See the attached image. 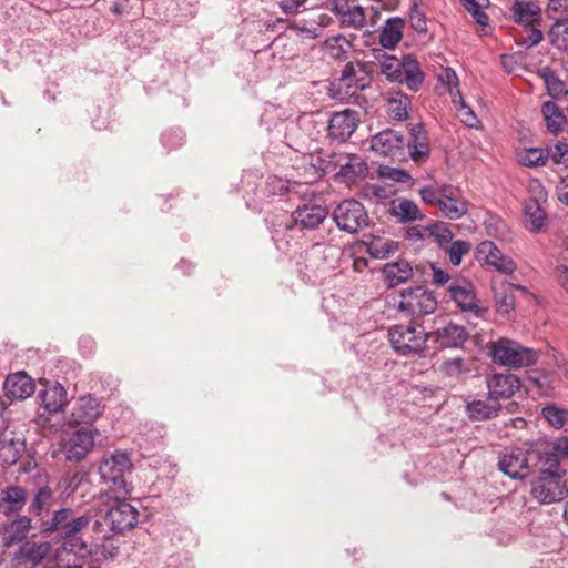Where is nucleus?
<instances>
[{
    "label": "nucleus",
    "instance_id": "4",
    "mask_svg": "<svg viewBox=\"0 0 568 568\" xmlns=\"http://www.w3.org/2000/svg\"><path fill=\"white\" fill-rule=\"evenodd\" d=\"M489 354L495 363L515 369L532 366L539 358L536 349L505 337L490 343Z\"/></svg>",
    "mask_w": 568,
    "mask_h": 568
},
{
    "label": "nucleus",
    "instance_id": "2",
    "mask_svg": "<svg viewBox=\"0 0 568 568\" xmlns=\"http://www.w3.org/2000/svg\"><path fill=\"white\" fill-rule=\"evenodd\" d=\"M540 463L537 467L539 476L531 483V496L540 504H552L562 500L568 495L564 480L565 470L556 468V460Z\"/></svg>",
    "mask_w": 568,
    "mask_h": 568
},
{
    "label": "nucleus",
    "instance_id": "24",
    "mask_svg": "<svg viewBox=\"0 0 568 568\" xmlns=\"http://www.w3.org/2000/svg\"><path fill=\"white\" fill-rule=\"evenodd\" d=\"M37 491L29 505V513L36 516H41L44 510H48L53 503V490L49 486V479L45 474L38 473L34 476Z\"/></svg>",
    "mask_w": 568,
    "mask_h": 568
},
{
    "label": "nucleus",
    "instance_id": "14",
    "mask_svg": "<svg viewBox=\"0 0 568 568\" xmlns=\"http://www.w3.org/2000/svg\"><path fill=\"white\" fill-rule=\"evenodd\" d=\"M371 148L377 154L397 160L405 158V139L394 130H384L373 136Z\"/></svg>",
    "mask_w": 568,
    "mask_h": 568
},
{
    "label": "nucleus",
    "instance_id": "52",
    "mask_svg": "<svg viewBox=\"0 0 568 568\" xmlns=\"http://www.w3.org/2000/svg\"><path fill=\"white\" fill-rule=\"evenodd\" d=\"M542 416L555 428H561L568 420V412L555 405L544 407Z\"/></svg>",
    "mask_w": 568,
    "mask_h": 568
},
{
    "label": "nucleus",
    "instance_id": "8",
    "mask_svg": "<svg viewBox=\"0 0 568 568\" xmlns=\"http://www.w3.org/2000/svg\"><path fill=\"white\" fill-rule=\"evenodd\" d=\"M397 308L406 315L425 316L436 311L437 298L424 286L408 287L400 291Z\"/></svg>",
    "mask_w": 568,
    "mask_h": 568
},
{
    "label": "nucleus",
    "instance_id": "18",
    "mask_svg": "<svg viewBox=\"0 0 568 568\" xmlns=\"http://www.w3.org/2000/svg\"><path fill=\"white\" fill-rule=\"evenodd\" d=\"M477 254L487 265L500 273L511 274L517 267L514 260L503 254L491 241L481 242L477 247Z\"/></svg>",
    "mask_w": 568,
    "mask_h": 568
},
{
    "label": "nucleus",
    "instance_id": "59",
    "mask_svg": "<svg viewBox=\"0 0 568 568\" xmlns=\"http://www.w3.org/2000/svg\"><path fill=\"white\" fill-rule=\"evenodd\" d=\"M430 268H432V282L434 285H436V286L447 285V287H448L450 285V283L454 281V280H452L450 275L446 271L437 267L436 265L432 264Z\"/></svg>",
    "mask_w": 568,
    "mask_h": 568
},
{
    "label": "nucleus",
    "instance_id": "23",
    "mask_svg": "<svg viewBox=\"0 0 568 568\" xmlns=\"http://www.w3.org/2000/svg\"><path fill=\"white\" fill-rule=\"evenodd\" d=\"M490 399L509 398L520 387L519 379L513 374H493L486 381Z\"/></svg>",
    "mask_w": 568,
    "mask_h": 568
},
{
    "label": "nucleus",
    "instance_id": "12",
    "mask_svg": "<svg viewBox=\"0 0 568 568\" xmlns=\"http://www.w3.org/2000/svg\"><path fill=\"white\" fill-rule=\"evenodd\" d=\"M447 292L463 312L480 316L486 311L479 305L474 285L465 278H454L447 287Z\"/></svg>",
    "mask_w": 568,
    "mask_h": 568
},
{
    "label": "nucleus",
    "instance_id": "61",
    "mask_svg": "<svg viewBox=\"0 0 568 568\" xmlns=\"http://www.w3.org/2000/svg\"><path fill=\"white\" fill-rule=\"evenodd\" d=\"M306 0H276V3L285 13L297 12Z\"/></svg>",
    "mask_w": 568,
    "mask_h": 568
},
{
    "label": "nucleus",
    "instance_id": "64",
    "mask_svg": "<svg viewBox=\"0 0 568 568\" xmlns=\"http://www.w3.org/2000/svg\"><path fill=\"white\" fill-rule=\"evenodd\" d=\"M557 196L561 203L568 205V174L561 179L557 186Z\"/></svg>",
    "mask_w": 568,
    "mask_h": 568
},
{
    "label": "nucleus",
    "instance_id": "48",
    "mask_svg": "<svg viewBox=\"0 0 568 568\" xmlns=\"http://www.w3.org/2000/svg\"><path fill=\"white\" fill-rule=\"evenodd\" d=\"M404 59L399 60L393 55H385L381 61V73L392 82H398L402 79V69Z\"/></svg>",
    "mask_w": 568,
    "mask_h": 568
},
{
    "label": "nucleus",
    "instance_id": "16",
    "mask_svg": "<svg viewBox=\"0 0 568 568\" xmlns=\"http://www.w3.org/2000/svg\"><path fill=\"white\" fill-rule=\"evenodd\" d=\"M359 119L354 110L346 109L335 112L328 124V136L339 142L347 141L357 129Z\"/></svg>",
    "mask_w": 568,
    "mask_h": 568
},
{
    "label": "nucleus",
    "instance_id": "13",
    "mask_svg": "<svg viewBox=\"0 0 568 568\" xmlns=\"http://www.w3.org/2000/svg\"><path fill=\"white\" fill-rule=\"evenodd\" d=\"M327 7L344 27L357 30L364 28L368 13L358 0H327Z\"/></svg>",
    "mask_w": 568,
    "mask_h": 568
},
{
    "label": "nucleus",
    "instance_id": "22",
    "mask_svg": "<svg viewBox=\"0 0 568 568\" xmlns=\"http://www.w3.org/2000/svg\"><path fill=\"white\" fill-rule=\"evenodd\" d=\"M103 407L100 400L91 395L80 397L73 408L70 416L71 424H91L101 414Z\"/></svg>",
    "mask_w": 568,
    "mask_h": 568
},
{
    "label": "nucleus",
    "instance_id": "38",
    "mask_svg": "<svg viewBox=\"0 0 568 568\" xmlns=\"http://www.w3.org/2000/svg\"><path fill=\"white\" fill-rule=\"evenodd\" d=\"M392 215L402 223L422 221L425 219V214L422 213L417 204L408 199H399L397 202H394Z\"/></svg>",
    "mask_w": 568,
    "mask_h": 568
},
{
    "label": "nucleus",
    "instance_id": "21",
    "mask_svg": "<svg viewBox=\"0 0 568 568\" xmlns=\"http://www.w3.org/2000/svg\"><path fill=\"white\" fill-rule=\"evenodd\" d=\"M3 389L8 398L22 400L33 395L36 384L24 372H17L8 375Z\"/></svg>",
    "mask_w": 568,
    "mask_h": 568
},
{
    "label": "nucleus",
    "instance_id": "43",
    "mask_svg": "<svg viewBox=\"0 0 568 568\" xmlns=\"http://www.w3.org/2000/svg\"><path fill=\"white\" fill-rule=\"evenodd\" d=\"M541 113L546 122V126L550 132L556 133L561 130L566 116L555 102H544L541 106Z\"/></svg>",
    "mask_w": 568,
    "mask_h": 568
},
{
    "label": "nucleus",
    "instance_id": "11",
    "mask_svg": "<svg viewBox=\"0 0 568 568\" xmlns=\"http://www.w3.org/2000/svg\"><path fill=\"white\" fill-rule=\"evenodd\" d=\"M51 549L52 547L49 541L28 539L19 545L11 560L16 568H34L43 562L51 552Z\"/></svg>",
    "mask_w": 568,
    "mask_h": 568
},
{
    "label": "nucleus",
    "instance_id": "53",
    "mask_svg": "<svg viewBox=\"0 0 568 568\" xmlns=\"http://www.w3.org/2000/svg\"><path fill=\"white\" fill-rule=\"evenodd\" d=\"M457 104L455 105L457 106L460 121L468 128H477L479 120L475 112L466 105L459 90H457Z\"/></svg>",
    "mask_w": 568,
    "mask_h": 568
},
{
    "label": "nucleus",
    "instance_id": "62",
    "mask_svg": "<svg viewBox=\"0 0 568 568\" xmlns=\"http://www.w3.org/2000/svg\"><path fill=\"white\" fill-rule=\"evenodd\" d=\"M547 10L549 13H568V0H549Z\"/></svg>",
    "mask_w": 568,
    "mask_h": 568
},
{
    "label": "nucleus",
    "instance_id": "39",
    "mask_svg": "<svg viewBox=\"0 0 568 568\" xmlns=\"http://www.w3.org/2000/svg\"><path fill=\"white\" fill-rule=\"evenodd\" d=\"M547 154L542 148H520L515 152V159L521 166L536 169L547 164Z\"/></svg>",
    "mask_w": 568,
    "mask_h": 568
},
{
    "label": "nucleus",
    "instance_id": "47",
    "mask_svg": "<svg viewBox=\"0 0 568 568\" xmlns=\"http://www.w3.org/2000/svg\"><path fill=\"white\" fill-rule=\"evenodd\" d=\"M548 38L550 43L558 50H568V21L558 20L550 28Z\"/></svg>",
    "mask_w": 568,
    "mask_h": 568
},
{
    "label": "nucleus",
    "instance_id": "28",
    "mask_svg": "<svg viewBox=\"0 0 568 568\" xmlns=\"http://www.w3.org/2000/svg\"><path fill=\"white\" fill-rule=\"evenodd\" d=\"M28 500V490L21 486H7L0 491V511L3 515L19 513Z\"/></svg>",
    "mask_w": 568,
    "mask_h": 568
},
{
    "label": "nucleus",
    "instance_id": "35",
    "mask_svg": "<svg viewBox=\"0 0 568 568\" xmlns=\"http://www.w3.org/2000/svg\"><path fill=\"white\" fill-rule=\"evenodd\" d=\"M547 215L541 203L526 201L524 205V223L528 231L540 232L546 224Z\"/></svg>",
    "mask_w": 568,
    "mask_h": 568
},
{
    "label": "nucleus",
    "instance_id": "41",
    "mask_svg": "<svg viewBox=\"0 0 568 568\" xmlns=\"http://www.w3.org/2000/svg\"><path fill=\"white\" fill-rule=\"evenodd\" d=\"M467 338L466 329L457 324L449 323L437 329V339L442 346L455 347L463 344Z\"/></svg>",
    "mask_w": 568,
    "mask_h": 568
},
{
    "label": "nucleus",
    "instance_id": "31",
    "mask_svg": "<svg viewBox=\"0 0 568 568\" xmlns=\"http://www.w3.org/2000/svg\"><path fill=\"white\" fill-rule=\"evenodd\" d=\"M368 65L366 63L356 61L348 62L341 74L339 81L349 90H363L366 87V78L368 75Z\"/></svg>",
    "mask_w": 568,
    "mask_h": 568
},
{
    "label": "nucleus",
    "instance_id": "36",
    "mask_svg": "<svg viewBox=\"0 0 568 568\" xmlns=\"http://www.w3.org/2000/svg\"><path fill=\"white\" fill-rule=\"evenodd\" d=\"M473 359L454 357L444 361L439 367L446 377L459 381L466 378L471 373Z\"/></svg>",
    "mask_w": 568,
    "mask_h": 568
},
{
    "label": "nucleus",
    "instance_id": "6",
    "mask_svg": "<svg viewBox=\"0 0 568 568\" xmlns=\"http://www.w3.org/2000/svg\"><path fill=\"white\" fill-rule=\"evenodd\" d=\"M541 458L535 456V444L528 449H505L498 459V468L513 479H521L529 475L531 467H538Z\"/></svg>",
    "mask_w": 568,
    "mask_h": 568
},
{
    "label": "nucleus",
    "instance_id": "34",
    "mask_svg": "<svg viewBox=\"0 0 568 568\" xmlns=\"http://www.w3.org/2000/svg\"><path fill=\"white\" fill-rule=\"evenodd\" d=\"M405 21L395 17L386 21L379 34V43L386 49H394L403 38Z\"/></svg>",
    "mask_w": 568,
    "mask_h": 568
},
{
    "label": "nucleus",
    "instance_id": "33",
    "mask_svg": "<svg viewBox=\"0 0 568 568\" xmlns=\"http://www.w3.org/2000/svg\"><path fill=\"white\" fill-rule=\"evenodd\" d=\"M39 398L48 413H58L68 404L67 390L58 383L44 389Z\"/></svg>",
    "mask_w": 568,
    "mask_h": 568
},
{
    "label": "nucleus",
    "instance_id": "3",
    "mask_svg": "<svg viewBox=\"0 0 568 568\" xmlns=\"http://www.w3.org/2000/svg\"><path fill=\"white\" fill-rule=\"evenodd\" d=\"M93 521L90 511L79 514L72 508H61L53 511L48 530L65 539L62 546L63 550L72 552L70 544L77 545L83 540L82 538H77V535L87 529L88 536Z\"/></svg>",
    "mask_w": 568,
    "mask_h": 568
},
{
    "label": "nucleus",
    "instance_id": "63",
    "mask_svg": "<svg viewBox=\"0 0 568 568\" xmlns=\"http://www.w3.org/2000/svg\"><path fill=\"white\" fill-rule=\"evenodd\" d=\"M555 275L560 286L568 293V265H558Z\"/></svg>",
    "mask_w": 568,
    "mask_h": 568
},
{
    "label": "nucleus",
    "instance_id": "46",
    "mask_svg": "<svg viewBox=\"0 0 568 568\" xmlns=\"http://www.w3.org/2000/svg\"><path fill=\"white\" fill-rule=\"evenodd\" d=\"M351 43L344 36L331 37L323 43L324 52L335 60L345 58Z\"/></svg>",
    "mask_w": 568,
    "mask_h": 568
},
{
    "label": "nucleus",
    "instance_id": "27",
    "mask_svg": "<svg viewBox=\"0 0 568 568\" xmlns=\"http://www.w3.org/2000/svg\"><path fill=\"white\" fill-rule=\"evenodd\" d=\"M510 13L513 20L523 27L539 24L541 21V9L535 1L514 0Z\"/></svg>",
    "mask_w": 568,
    "mask_h": 568
},
{
    "label": "nucleus",
    "instance_id": "15",
    "mask_svg": "<svg viewBox=\"0 0 568 568\" xmlns=\"http://www.w3.org/2000/svg\"><path fill=\"white\" fill-rule=\"evenodd\" d=\"M94 433L89 428H80L71 434L63 444V453L70 462H80L92 450Z\"/></svg>",
    "mask_w": 568,
    "mask_h": 568
},
{
    "label": "nucleus",
    "instance_id": "42",
    "mask_svg": "<svg viewBox=\"0 0 568 568\" xmlns=\"http://www.w3.org/2000/svg\"><path fill=\"white\" fill-rule=\"evenodd\" d=\"M537 74L544 80L547 92L550 97L558 99L568 94L565 82L550 67H542Z\"/></svg>",
    "mask_w": 568,
    "mask_h": 568
},
{
    "label": "nucleus",
    "instance_id": "19",
    "mask_svg": "<svg viewBox=\"0 0 568 568\" xmlns=\"http://www.w3.org/2000/svg\"><path fill=\"white\" fill-rule=\"evenodd\" d=\"M405 148L415 163H423L429 156V139L423 124H412L409 139L405 140Z\"/></svg>",
    "mask_w": 568,
    "mask_h": 568
},
{
    "label": "nucleus",
    "instance_id": "17",
    "mask_svg": "<svg viewBox=\"0 0 568 568\" xmlns=\"http://www.w3.org/2000/svg\"><path fill=\"white\" fill-rule=\"evenodd\" d=\"M31 521L28 516L18 515L13 520L4 523L0 530L2 546L9 549L28 540L27 537L32 528Z\"/></svg>",
    "mask_w": 568,
    "mask_h": 568
},
{
    "label": "nucleus",
    "instance_id": "55",
    "mask_svg": "<svg viewBox=\"0 0 568 568\" xmlns=\"http://www.w3.org/2000/svg\"><path fill=\"white\" fill-rule=\"evenodd\" d=\"M547 161L551 159L555 164H565L568 162V144L557 142L555 145L546 148Z\"/></svg>",
    "mask_w": 568,
    "mask_h": 568
},
{
    "label": "nucleus",
    "instance_id": "57",
    "mask_svg": "<svg viewBox=\"0 0 568 568\" xmlns=\"http://www.w3.org/2000/svg\"><path fill=\"white\" fill-rule=\"evenodd\" d=\"M542 40V32L538 28V24L525 26L524 31L520 34V44L528 48L538 44Z\"/></svg>",
    "mask_w": 568,
    "mask_h": 568
},
{
    "label": "nucleus",
    "instance_id": "7",
    "mask_svg": "<svg viewBox=\"0 0 568 568\" xmlns=\"http://www.w3.org/2000/svg\"><path fill=\"white\" fill-rule=\"evenodd\" d=\"M393 348L400 355L419 354L426 345L428 334L420 325H395L388 331Z\"/></svg>",
    "mask_w": 568,
    "mask_h": 568
},
{
    "label": "nucleus",
    "instance_id": "44",
    "mask_svg": "<svg viewBox=\"0 0 568 568\" xmlns=\"http://www.w3.org/2000/svg\"><path fill=\"white\" fill-rule=\"evenodd\" d=\"M466 408L470 419L485 420L496 416L500 406L496 403L488 404L485 400H474L468 403Z\"/></svg>",
    "mask_w": 568,
    "mask_h": 568
},
{
    "label": "nucleus",
    "instance_id": "25",
    "mask_svg": "<svg viewBox=\"0 0 568 568\" xmlns=\"http://www.w3.org/2000/svg\"><path fill=\"white\" fill-rule=\"evenodd\" d=\"M384 284L387 288H394L405 284L414 276L412 265L405 260L386 263L382 268Z\"/></svg>",
    "mask_w": 568,
    "mask_h": 568
},
{
    "label": "nucleus",
    "instance_id": "45",
    "mask_svg": "<svg viewBox=\"0 0 568 568\" xmlns=\"http://www.w3.org/2000/svg\"><path fill=\"white\" fill-rule=\"evenodd\" d=\"M368 253L375 258H386L398 251V243L384 237H374L367 244Z\"/></svg>",
    "mask_w": 568,
    "mask_h": 568
},
{
    "label": "nucleus",
    "instance_id": "58",
    "mask_svg": "<svg viewBox=\"0 0 568 568\" xmlns=\"http://www.w3.org/2000/svg\"><path fill=\"white\" fill-rule=\"evenodd\" d=\"M527 191L529 197L526 201H536L537 203L547 201L548 192L538 179L529 180Z\"/></svg>",
    "mask_w": 568,
    "mask_h": 568
},
{
    "label": "nucleus",
    "instance_id": "32",
    "mask_svg": "<svg viewBox=\"0 0 568 568\" xmlns=\"http://www.w3.org/2000/svg\"><path fill=\"white\" fill-rule=\"evenodd\" d=\"M385 101L386 112L393 120L405 121L408 119L412 102L407 94L400 91L388 92L385 95Z\"/></svg>",
    "mask_w": 568,
    "mask_h": 568
},
{
    "label": "nucleus",
    "instance_id": "10",
    "mask_svg": "<svg viewBox=\"0 0 568 568\" xmlns=\"http://www.w3.org/2000/svg\"><path fill=\"white\" fill-rule=\"evenodd\" d=\"M115 504L112 505L106 515L100 520L105 523L106 528L111 532L121 534L135 527L138 523L139 511L126 498L114 499Z\"/></svg>",
    "mask_w": 568,
    "mask_h": 568
},
{
    "label": "nucleus",
    "instance_id": "26",
    "mask_svg": "<svg viewBox=\"0 0 568 568\" xmlns=\"http://www.w3.org/2000/svg\"><path fill=\"white\" fill-rule=\"evenodd\" d=\"M535 456L541 458V463L556 460V468H560V459L568 460V437L557 438L554 443L536 442Z\"/></svg>",
    "mask_w": 568,
    "mask_h": 568
},
{
    "label": "nucleus",
    "instance_id": "60",
    "mask_svg": "<svg viewBox=\"0 0 568 568\" xmlns=\"http://www.w3.org/2000/svg\"><path fill=\"white\" fill-rule=\"evenodd\" d=\"M430 233H432V235H434L437 239V241L440 245H443L445 243L448 244L453 237L452 232L446 226L440 225V224H435L430 229Z\"/></svg>",
    "mask_w": 568,
    "mask_h": 568
},
{
    "label": "nucleus",
    "instance_id": "51",
    "mask_svg": "<svg viewBox=\"0 0 568 568\" xmlns=\"http://www.w3.org/2000/svg\"><path fill=\"white\" fill-rule=\"evenodd\" d=\"M365 170L366 166L359 158H352L347 163L341 165L338 174L347 181H354L357 176L363 175Z\"/></svg>",
    "mask_w": 568,
    "mask_h": 568
},
{
    "label": "nucleus",
    "instance_id": "54",
    "mask_svg": "<svg viewBox=\"0 0 568 568\" xmlns=\"http://www.w3.org/2000/svg\"><path fill=\"white\" fill-rule=\"evenodd\" d=\"M471 245L467 241L457 240L450 243L447 248V254L449 257V262L458 266L462 263V260L465 255L470 252Z\"/></svg>",
    "mask_w": 568,
    "mask_h": 568
},
{
    "label": "nucleus",
    "instance_id": "20",
    "mask_svg": "<svg viewBox=\"0 0 568 568\" xmlns=\"http://www.w3.org/2000/svg\"><path fill=\"white\" fill-rule=\"evenodd\" d=\"M26 452V443L13 432L0 433V465L9 467L14 465Z\"/></svg>",
    "mask_w": 568,
    "mask_h": 568
},
{
    "label": "nucleus",
    "instance_id": "9",
    "mask_svg": "<svg viewBox=\"0 0 568 568\" xmlns=\"http://www.w3.org/2000/svg\"><path fill=\"white\" fill-rule=\"evenodd\" d=\"M333 219L338 229L351 234L369 224V217L364 205L356 200H345L339 203L333 212Z\"/></svg>",
    "mask_w": 568,
    "mask_h": 568
},
{
    "label": "nucleus",
    "instance_id": "30",
    "mask_svg": "<svg viewBox=\"0 0 568 568\" xmlns=\"http://www.w3.org/2000/svg\"><path fill=\"white\" fill-rule=\"evenodd\" d=\"M442 202L438 206L442 214L449 220H458L468 211V203L457 196L456 189L448 184L445 194H442Z\"/></svg>",
    "mask_w": 568,
    "mask_h": 568
},
{
    "label": "nucleus",
    "instance_id": "50",
    "mask_svg": "<svg viewBox=\"0 0 568 568\" xmlns=\"http://www.w3.org/2000/svg\"><path fill=\"white\" fill-rule=\"evenodd\" d=\"M460 2L478 24H487L488 17L484 12L483 8L486 6L488 0H460Z\"/></svg>",
    "mask_w": 568,
    "mask_h": 568
},
{
    "label": "nucleus",
    "instance_id": "40",
    "mask_svg": "<svg viewBox=\"0 0 568 568\" xmlns=\"http://www.w3.org/2000/svg\"><path fill=\"white\" fill-rule=\"evenodd\" d=\"M496 310L501 315H508L515 307L514 285L508 282H501L494 286Z\"/></svg>",
    "mask_w": 568,
    "mask_h": 568
},
{
    "label": "nucleus",
    "instance_id": "37",
    "mask_svg": "<svg viewBox=\"0 0 568 568\" xmlns=\"http://www.w3.org/2000/svg\"><path fill=\"white\" fill-rule=\"evenodd\" d=\"M400 73L402 79L398 83H406L412 91H418L424 80V74L419 68L418 61L412 55L404 57V65Z\"/></svg>",
    "mask_w": 568,
    "mask_h": 568
},
{
    "label": "nucleus",
    "instance_id": "5",
    "mask_svg": "<svg viewBox=\"0 0 568 568\" xmlns=\"http://www.w3.org/2000/svg\"><path fill=\"white\" fill-rule=\"evenodd\" d=\"M71 550L77 557H87L92 554H100L105 559H112L119 554L118 541L114 540L112 532L106 528L105 523L94 520L90 527V532L85 540L77 545L70 544Z\"/></svg>",
    "mask_w": 568,
    "mask_h": 568
},
{
    "label": "nucleus",
    "instance_id": "56",
    "mask_svg": "<svg viewBox=\"0 0 568 568\" xmlns=\"http://www.w3.org/2000/svg\"><path fill=\"white\" fill-rule=\"evenodd\" d=\"M438 80L447 87L449 94L452 95L454 104H457V90L458 89V78L455 71L452 69H445L438 75Z\"/></svg>",
    "mask_w": 568,
    "mask_h": 568
},
{
    "label": "nucleus",
    "instance_id": "49",
    "mask_svg": "<svg viewBox=\"0 0 568 568\" xmlns=\"http://www.w3.org/2000/svg\"><path fill=\"white\" fill-rule=\"evenodd\" d=\"M447 185L448 184L423 186L419 190L423 202L438 207L443 199L442 194H445Z\"/></svg>",
    "mask_w": 568,
    "mask_h": 568
},
{
    "label": "nucleus",
    "instance_id": "1",
    "mask_svg": "<svg viewBox=\"0 0 568 568\" xmlns=\"http://www.w3.org/2000/svg\"><path fill=\"white\" fill-rule=\"evenodd\" d=\"M132 468V462L125 452L116 450L105 455L99 466L101 478L109 483L105 491L108 499L128 498L131 495L124 476Z\"/></svg>",
    "mask_w": 568,
    "mask_h": 568
},
{
    "label": "nucleus",
    "instance_id": "29",
    "mask_svg": "<svg viewBox=\"0 0 568 568\" xmlns=\"http://www.w3.org/2000/svg\"><path fill=\"white\" fill-rule=\"evenodd\" d=\"M327 216V210L322 205L298 206L293 212V221L301 229L314 230L321 225Z\"/></svg>",
    "mask_w": 568,
    "mask_h": 568
}]
</instances>
